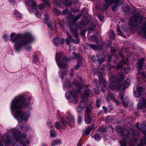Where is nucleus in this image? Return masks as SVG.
Here are the masks:
<instances>
[{
  "label": "nucleus",
  "instance_id": "obj_34",
  "mask_svg": "<svg viewBox=\"0 0 146 146\" xmlns=\"http://www.w3.org/2000/svg\"><path fill=\"white\" fill-rule=\"evenodd\" d=\"M65 6H70L72 5V3L71 1L68 0H64V3Z\"/></svg>",
  "mask_w": 146,
  "mask_h": 146
},
{
  "label": "nucleus",
  "instance_id": "obj_58",
  "mask_svg": "<svg viewBox=\"0 0 146 146\" xmlns=\"http://www.w3.org/2000/svg\"><path fill=\"white\" fill-rule=\"evenodd\" d=\"M100 100L99 99H97L96 100V106L98 107H100Z\"/></svg>",
  "mask_w": 146,
  "mask_h": 146
},
{
  "label": "nucleus",
  "instance_id": "obj_17",
  "mask_svg": "<svg viewBox=\"0 0 146 146\" xmlns=\"http://www.w3.org/2000/svg\"><path fill=\"white\" fill-rule=\"evenodd\" d=\"M118 0H106L104 5V7L105 9L108 7L110 5L113 3Z\"/></svg>",
  "mask_w": 146,
  "mask_h": 146
},
{
  "label": "nucleus",
  "instance_id": "obj_56",
  "mask_svg": "<svg viewBox=\"0 0 146 146\" xmlns=\"http://www.w3.org/2000/svg\"><path fill=\"white\" fill-rule=\"evenodd\" d=\"M93 91L95 94H98L99 93V90L98 88H94L93 89Z\"/></svg>",
  "mask_w": 146,
  "mask_h": 146
},
{
  "label": "nucleus",
  "instance_id": "obj_40",
  "mask_svg": "<svg viewBox=\"0 0 146 146\" xmlns=\"http://www.w3.org/2000/svg\"><path fill=\"white\" fill-rule=\"evenodd\" d=\"M117 33L118 35H120L121 36L125 37L124 36H123V35L121 33V30L119 29V28L117 26Z\"/></svg>",
  "mask_w": 146,
  "mask_h": 146
},
{
  "label": "nucleus",
  "instance_id": "obj_26",
  "mask_svg": "<svg viewBox=\"0 0 146 146\" xmlns=\"http://www.w3.org/2000/svg\"><path fill=\"white\" fill-rule=\"evenodd\" d=\"M62 143L60 139L56 140L54 141L51 144L52 146H55L57 144H59Z\"/></svg>",
  "mask_w": 146,
  "mask_h": 146
},
{
  "label": "nucleus",
  "instance_id": "obj_37",
  "mask_svg": "<svg viewBox=\"0 0 146 146\" xmlns=\"http://www.w3.org/2000/svg\"><path fill=\"white\" fill-rule=\"evenodd\" d=\"M50 135L51 137L54 138L56 136V132L53 130H52L50 131Z\"/></svg>",
  "mask_w": 146,
  "mask_h": 146
},
{
  "label": "nucleus",
  "instance_id": "obj_64",
  "mask_svg": "<svg viewBox=\"0 0 146 146\" xmlns=\"http://www.w3.org/2000/svg\"><path fill=\"white\" fill-rule=\"evenodd\" d=\"M3 37L5 40H7L8 39V36L7 35H3Z\"/></svg>",
  "mask_w": 146,
  "mask_h": 146
},
{
  "label": "nucleus",
  "instance_id": "obj_3",
  "mask_svg": "<svg viewBox=\"0 0 146 146\" xmlns=\"http://www.w3.org/2000/svg\"><path fill=\"white\" fill-rule=\"evenodd\" d=\"M125 94L124 92L120 91L119 94L117 96V100L115 98V96L112 93L109 92L108 93V96L112 99L113 101L117 104H120L119 100L122 102V104L123 106L127 107L128 105V102L127 100L125 98H123Z\"/></svg>",
  "mask_w": 146,
  "mask_h": 146
},
{
  "label": "nucleus",
  "instance_id": "obj_24",
  "mask_svg": "<svg viewBox=\"0 0 146 146\" xmlns=\"http://www.w3.org/2000/svg\"><path fill=\"white\" fill-rule=\"evenodd\" d=\"M76 28L77 27L76 26L74 29H71L70 30L72 33L74 35L75 37H77L78 35V33L76 29Z\"/></svg>",
  "mask_w": 146,
  "mask_h": 146
},
{
  "label": "nucleus",
  "instance_id": "obj_4",
  "mask_svg": "<svg viewBox=\"0 0 146 146\" xmlns=\"http://www.w3.org/2000/svg\"><path fill=\"white\" fill-rule=\"evenodd\" d=\"M63 54L62 52H60L56 53V56L57 64L58 67L61 68H66L67 65L66 62L72 60L70 58L69 59L67 57L64 56L63 57L62 61H60V59L63 56Z\"/></svg>",
  "mask_w": 146,
  "mask_h": 146
},
{
  "label": "nucleus",
  "instance_id": "obj_2",
  "mask_svg": "<svg viewBox=\"0 0 146 146\" xmlns=\"http://www.w3.org/2000/svg\"><path fill=\"white\" fill-rule=\"evenodd\" d=\"M10 37V40L12 42H15L14 48L17 51L19 50L22 46L29 44L33 39L31 35L29 33H25L21 38H20L19 35H17L14 33H12L11 34Z\"/></svg>",
  "mask_w": 146,
  "mask_h": 146
},
{
  "label": "nucleus",
  "instance_id": "obj_43",
  "mask_svg": "<svg viewBox=\"0 0 146 146\" xmlns=\"http://www.w3.org/2000/svg\"><path fill=\"white\" fill-rule=\"evenodd\" d=\"M94 137L96 140H99L100 139V135L99 134L96 133L94 135Z\"/></svg>",
  "mask_w": 146,
  "mask_h": 146
},
{
  "label": "nucleus",
  "instance_id": "obj_52",
  "mask_svg": "<svg viewBox=\"0 0 146 146\" xmlns=\"http://www.w3.org/2000/svg\"><path fill=\"white\" fill-rule=\"evenodd\" d=\"M98 56H94L92 58V60L94 62H97L98 59Z\"/></svg>",
  "mask_w": 146,
  "mask_h": 146
},
{
  "label": "nucleus",
  "instance_id": "obj_53",
  "mask_svg": "<svg viewBox=\"0 0 146 146\" xmlns=\"http://www.w3.org/2000/svg\"><path fill=\"white\" fill-rule=\"evenodd\" d=\"M35 15L38 18H40L41 17L42 15L39 12L36 11L35 13Z\"/></svg>",
  "mask_w": 146,
  "mask_h": 146
},
{
  "label": "nucleus",
  "instance_id": "obj_51",
  "mask_svg": "<svg viewBox=\"0 0 146 146\" xmlns=\"http://www.w3.org/2000/svg\"><path fill=\"white\" fill-rule=\"evenodd\" d=\"M137 139H136L134 138H131L129 141L130 143H135Z\"/></svg>",
  "mask_w": 146,
  "mask_h": 146
},
{
  "label": "nucleus",
  "instance_id": "obj_48",
  "mask_svg": "<svg viewBox=\"0 0 146 146\" xmlns=\"http://www.w3.org/2000/svg\"><path fill=\"white\" fill-rule=\"evenodd\" d=\"M54 126L55 127L58 129H60V123L58 122H56L55 125H54Z\"/></svg>",
  "mask_w": 146,
  "mask_h": 146
},
{
  "label": "nucleus",
  "instance_id": "obj_12",
  "mask_svg": "<svg viewBox=\"0 0 146 146\" xmlns=\"http://www.w3.org/2000/svg\"><path fill=\"white\" fill-rule=\"evenodd\" d=\"M144 62V59H141L139 60L138 62L137 67L138 68V71L139 73H141V76L143 78H145V75L144 73L141 72H140L141 70L142 69V66Z\"/></svg>",
  "mask_w": 146,
  "mask_h": 146
},
{
  "label": "nucleus",
  "instance_id": "obj_63",
  "mask_svg": "<svg viewBox=\"0 0 146 146\" xmlns=\"http://www.w3.org/2000/svg\"><path fill=\"white\" fill-rule=\"evenodd\" d=\"M82 60L80 58H78V60H77V63L78 64H80V65H81L82 64Z\"/></svg>",
  "mask_w": 146,
  "mask_h": 146
},
{
  "label": "nucleus",
  "instance_id": "obj_60",
  "mask_svg": "<svg viewBox=\"0 0 146 146\" xmlns=\"http://www.w3.org/2000/svg\"><path fill=\"white\" fill-rule=\"evenodd\" d=\"M53 11L57 14H59L61 12L60 11H59L58 9H54Z\"/></svg>",
  "mask_w": 146,
  "mask_h": 146
},
{
  "label": "nucleus",
  "instance_id": "obj_39",
  "mask_svg": "<svg viewBox=\"0 0 146 146\" xmlns=\"http://www.w3.org/2000/svg\"><path fill=\"white\" fill-rule=\"evenodd\" d=\"M110 37L111 38L113 39L115 38V34L113 32V30H111L110 31Z\"/></svg>",
  "mask_w": 146,
  "mask_h": 146
},
{
  "label": "nucleus",
  "instance_id": "obj_30",
  "mask_svg": "<svg viewBox=\"0 0 146 146\" xmlns=\"http://www.w3.org/2000/svg\"><path fill=\"white\" fill-rule=\"evenodd\" d=\"M89 39L90 40L92 41L97 42L98 41V39L96 36L94 35L91 36L90 37Z\"/></svg>",
  "mask_w": 146,
  "mask_h": 146
},
{
  "label": "nucleus",
  "instance_id": "obj_21",
  "mask_svg": "<svg viewBox=\"0 0 146 146\" xmlns=\"http://www.w3.org/2000/svg\"><path fill=\"white\" fill-rule=\"evenodd\" d=\"M68 72L66 70L63 71L62 70H60L59 72V74L61 78L63 80L64 76L66 75Z\"/></svg>",
  "mask_w": 146,
  "mask_h": 146
},
{
  "label": "nucleus",
  "instance_id": "obj_6",
  "mask_svg": "<svg viewBox=\"0 0 146 146\" xmlns=\"http://www.w3.org/2000/svg\"><path fill=\"white\" fill-rule=\"evenodd\" d=\"M91 110L92 107L90 106L87 107L85 109L84 120L87 124H90L91 122L92 119L89 115L91 112Z\"/></svg>",
  "mask_w": 146,
  "mask_h": 146
},
{
  "label": "nucleus",
  "instance_id": "obj_23",
  "mask_svg": "<svg viewBox=\"0 0 146 146\" xmlns=\"http://www.w3.org/2000/svg\"><path fill=\"white\" fill-rule=\"evenodd\" d=\"M94 127V125H92L88 126L85 130V132L86 135H88L91 131L93 129Z\"/></svg>",
  "mask_w": 146,
  "mask_h": 146
},
{
  "label": "nucleus",
  "instance_id": "obj_45",
  "mask_svg": "<svg viewBox=\"0 0 146 146\" xmlns=\"http://www.w3.org/2000/svg\"><path fill=\"white\" fill-rule=\"evenodd\" d=\"M119 6V5H117L116 3L113 6L112 8V10L113 11H115L117 9Z\"/></svg>",
  "mask_w": 146,
  "mask_h": 146
},
{
  "label": "nucleus",
  "instance_id": "obj_11",
  "mask_svg": "<svg viewBox=\"0 0 146 146\" xmlns=\"http://www.w3.org/2000/svg\"><path fill=\"white\" fill-rule=\"evenodd\" d=\"M8 132L6 133L3 138V143L5 145H9L11 142V137L9 133Z\"/></svg>",
  "mask_w": 146,
  "mask_h": 146
},
{
  "label": "nucleus",
  "instance_id": "obj_35",
  "mask_svg": "<svg viewBox=\"0 0 146 146\" xmlns=\"http://www.w3.org/2000/svg\"><path fill=\"white\" fill-rule=\"evenodd\" d=\"M130 83V80L129 79H127L125 80L123 86L125 87H127L129 86Z\"/></svg>",
  "mask_w": 146,
  "mask_h": 146
},
{
  "label": "nucleus",
  "instance_id": "obj_5",
  "mask_svg": "<svg viewBox=\"0 0 146 146\" xmlns=\"http://www.w3.org/2000/svg\"><path fill=\"white\" fill-rule=\"evenodd\" d=\"M78 93V92L76 93L68 91L66 93V97L70 102L75 104L78 101V97L77 96Z\"/></svg>",
  "mask_w": 146,
  "mask_h": 146
},
{
  "label": "nucleus",
  "instance_id": "obj_13",
  "mask_svg": "<svg viewBox=\"0 0 146 146\" xmlns=\"http://www.w3.org/2000/svg\"><path fill=\"white\" fill-rule=\"evenodd\" d=\"M143 88L142 87L137 86L135 90H134V96L137 97H139L142 93Z\"/></svg>",
  "mask_w": 146,
  "mask_h": 146
},
{
  "label": "nucleus",
  "instance_id": "obj_22",
  "mask_svg": "<svg viewBox=\"0 0 146 146\" xmlns=\"http://www.w3.org/2000/svg\"><path fill=\"white\" fill-rule=\"evenodd\" d=\"M89 46L92 49L94 50H100L102 49V46L99 45H94L93 44L89 45Z\"/></svg>",
  "mask_w": 146,
  "mask_h": 146
},
{
  "label": "nucleus",
  "instance_id": "obj_32",
  "mask_svg": "<svg viewBox=\"0 0 146 146\" xmlns=\"http://www.w3.org/2000/svg\"><path fill=\"white\" fill-rule=\"evenodd\" d=\"M89 85L87 84H84L83 86L78 85H77L78 87V93H79L80 92V90L83 87H85L86 88Z\"/></svg>",
  "mask_w": 146,
  "mask_h": 146
},
{
  "label": "nucleus",
  "instance_id": "obj_47",
  "mask_svg": "<svg viewBox=\"0 0 146 146\" xmlns=\"http://www.w3.org/2000/svg\"><path fill=\"white\" fill-rule=\"evenodd\" d=\"M62 123L65 126L66 125L68 124V122L67 121L63 118L62 119Z\"/></svg>",
  "mask_w": 146,
  "mask_h": 146
},
{
  "label": "nucleus",
  "instance_id": "obj_27",
  "mask_svg": "<svg viewBox=\"0 0 146 146\" xmlns=\"http://www.w3.org/2000/svg\"><path fill=\"white\" fill-rule=\"evenodd\" d=\"M14 14L15 15V17L17 19L21 18L22 16L21 14L17 10H15L14 11Z\"/></svg>",
  "mask_w": 146,
  "mask_h": 146
},
{
  "label": "nucleus",
  "instance_id": "obj_50",
  "mask_svg": "<svg viewBox=\"0 0 146 146\" xmlns=\"http://www.w3.org/2000/svg\"><path fill=\"white\" fill-rule=\"evenodd\" d=\"M72 54L74 55L75 57L78 59L80 58V55L79 54L76 53L75 52H72Z\"/></svg>",
  "mask_w": 146,
  "mask_h": 146
},
{
  "label": "nucleus",
  "instance_id": "obj_59",
  "mask_svg": "<svg viewBox=\"0 0 146 146\" xmlns=\"http://www.w3.org/2000/svg\"><path fill=\"white\" fill-rule=\"evenodd\" d=\"M98 80H97L94 79L93 80V84L95 86H97L98 85Z\"/></svg>",
  "mask_w": 146,
  "mask_h": 146
},
{
  "label": "nucleus",
  "instance_id": "obj_33",
  "mask_svg": "<svg viewBox=\"0 0 146 146\" xmlns=\"http://www.w3.org/2000/svg\"><path fill=\"white\" fill-rule=\"evenodd\" d=\"M90 94V91L88 89H86L84 92V95L86 97L89 96Z\"/></svg>",
  "mask_w": 146,
  "mask_h": 146
},
{
  "label": "nucleus",
  "instance_id": "obj_61",
  "mask_svg": "<svg viewBox=\"0 0 146 146\" xmlns=\"http://www.w3.org/2000/svg\"><path fill=\"white\" fill-rule=\"evenodd\" d=\"M68 12L67 9H66L62 11L61 14L63 15H64L66 13H68Z\"/></svg>",
  "mask_w": 146,
  "mask_h": 146
},
{
  "label": "nucleus",
  "instance_id": "obj_31",
  "mask_svg": "<svg viewBox=\"0 0 146 146\" xmlns=\"http://www.w3.org/2000/svg\"><path fill=\"white\" fill-rule=\"evenodd\" d=\"M68 38H66V44L67 45H70V43L71 42H72V38L71 36L68 34Z\"/></svg>",
  "mask_w": 146,
  "mask_h": 146
},
{
  "label": "nucleus",
  "instance_id": "obj_44",
  "mask_svg": "<svg viewBox=\"0 0 146 146\" xmlns=\"http://www.w3.org/2000/svg\"><path fill=\"white\" fill-rule=\"evenodd\" d=\"M139 123H137L136 125V126L139 129H142L143 128V127H144L145 126V124L144 123H142L141 124V127H139Z\"/></svg>",
  "mask_w": 146,
  "mask_h": 146
},
{
  "label": "nucleus",
  "instance_id": "obj_28",
  "mask_svg": "<svg viewBox=\"0 0 146 146\" xmlns=\"http://www.w3.org/2000/svg\"><path fill=\"white\" fill-rule=\"evenodd\" d=\"M68 121L70 124H73L75 122L73 117L72 116H70L68 117Z\"/></svg>",
  "mask_w": 146,
  "mask_h": 146
},
{
  "label": "nucleus",
  "instance_id": "obj_29",
  "mask_svg": "<svg viewBox=\"0 0 146 146\" xmlns=\"http://www.w3.org/2000/svg\"><path fill=\"white\" fill-rule=\"evenodd\" d=\"M62 0H54L53 3H55L56 6L58 7H60L62 3Z\"/></svg>",
  "mask_w": 146,
  "mask_h": 146
},
{
  "label": "nucleus",
  "instance_id": "obj_8",
  "mask_svg": "<svg viewBox=\"0 0 146 146\" xmlns=\"http://www.w3.org/2000/svg\"><path fill=\"white\" fill-rule=\"evenodd\" d=\"M25 3L28 6V9L29 11H32L35 10L36 7V4L33 0H25Z\"/></svg>",
  "mask_w": 146,
  "mask_h": 146
},
{
  "label": "nucleus",
  "instance_id": "obj_25",
  "mask_svg": "<svg viewBox=\"0 0 146 146\" xmlns=\"http://www.w3.org/2000/svg\"><path fill=\"white\" fill-rule=\"evenodd\" d=\"M109 86L110 88L112 90H115L116 87L115 83L113 82H110Z\"/></svg>",
  "mask_w": 146,
  "mask_h": 146
},
{
  "label": "nucleus",
  "instance_id": "obj_19",
  "mask_svg": "<svg viewBox=\"0 0 146 146\" xmlns=\"http://www.w3.org/2000/svg\"><path fill=\"white\" fill-rule=\"evenodd\" d=\"M49 18L47 14L44 15V20L46 21V23L48 27L51 29H52V25L51 21H49Z\"/></svg>",
  "mask_w": 146,
  "mask_h": 146
},
{
  "label": "nucleus",
  "instance_id": "obj_54",
  "mask_svg": "<svg viewBox=\"0 0 146 146\" xmlns=\"http://www.w3.org/2000/svg\"><path fill=\"white\" fill-rule=\"evenodd\" d=\"M72 42L77 44L79 43V40L77 39L74 40L72 38Z\"/></svg>",
  "mask_w": 146,
  "mask_h": 146
},
{
  "label": "nucleus",
  "instance_id": "obj_41",
  "mask_svg": "<svg viewBox=\"0 0 146 146\" xmlns=\"http://www.w3.org/2000/svg\"><path fill=\"white\" fill-rule=\"evenodd\" d=\"M142 32L145 34V35L146 33V23H144V26L142 27L141 28Z\"/></svg>",
  "mask_w": 146,
  "mask_h": 146
},
{
  "label": "nucleus",
  "instance_id": "obj_36",
  "mask_svg": "<svg viewBox=\"0 0 146 146\" xmlns=\"http://www.w3.org/2000/svg\"><path fill=\"white\" fill-rule=\"evenodd\" d=\"M111 128L112 127L110 126H108L105 127V128H102L100 129V131L102 132H105L108 130L107 129H110V128Z\"/></svg>",
  "mask_w": 146,
  "mask_h": 146
},
{
  "label": "nucleus",
  "instance_id": "obj_1",
  "mask_svg": "<svg viewBox=\"0 0 146 146\" xmlns=\"http://www.w3.org/2000/svg\"><path fill=\"white\" fill-rule=\"evenodd\" d=\"M30 97H28L25 95H20L15 97L12 101L10 107L11 110H15L13 114L14 117L17 120L22 121H27L30 115V112L27 111L26 113L21 110L23 107H25L30 103Z\"/></svg>",
  "mask_w": 146,
  "mask_h": 146
},
{
  "label": "nucleus",
  "instance_id": "obj_20",
  "mask_svg": "<svg viewBox=\"0 0 146 146\" xmlns=\"http://www.w3.org/2000/svg\"><path fill=\"white\" fill-rule=\"evenodd\" d=\"M69 79H67L66 80L64 85V88L66 90H68L71 86V84Z\"/></svg>",
  "mask_w": 146,
  "mask_h": 146
},
{
  "label": "nucleus",
  "instance_id": "obj_46",
  "mask_svg": "<svg viewBox=\"0 0 146 146\" xmlns=\"http://www.w3.org/2000/svg\"><path fill=\"white\" fill-rule=\"evenodd\" d=\"M12 133H13L12 136L16 140L15 142H17L19 140V139L16 137V134L15 132L14 131H12Z\"/></svg>",
  "mask_w": 146,
  "mask_h": 146
},
{
  "label": "nucleus",
  "instance_id": "obj_42",
  "mask_svg": "<svg viewBox=\"0 0 146 146\" xmlns=\"http://www.w3.org/2000/svg\"><path fill=\"white\" fill-rule=\"evenodd\" d=\"M23 131L24 132H25L28 130L29 129V127L28 125H25L23 127Z\"/></svg>",
  "mask_w": 146,
  "mask_h": 146
},
{
  "label": "nucleus",
  "instance_id": "obj_9",
  "mask_svg": "<svg viewBox=\"0 0 146 146\" xmlns=\"http://www.w3.org/2000/svg\"><path fill=\"white\" fill-rule=\"evenodd\" d=\"M81 98H82L83 99L79 102V104L76 107L77 111L79 113L82 111L86 106L85 102L84 100V97L82 96H81Z\"/></svg>",
  "mask_w": 146,
  "mask_h": 146
},
{
  "label": "nucleus",
  "instance_id": "obj_10",
  "mask_svg": "<svg viewBox=\"0 0 146 146\" xmlns=\"http://www.w3.org/2000/svg\"><path fill=\"white\" fill-rule=\"evenodd\" d=\"M129 133V132L128 131H126L124 133H122V139H124V141L122 140L119 142L121 146H127L126 141L129 139L128 135Z\"/></svg>",
  "mask_w": 146,
  "mask_h": 146
},
{
  "label": "nucleus",
  "instance_id": "obj_62",
  "mask_svg": "<svg viewBox=\"0 0 146 146\" xmlns=\"http://www.w3.org/2000/svg\"><path fill=\"white\" fill-rule=\"evenodd\" d=\"M82 117L81 116H79L78 117V122L79 123H81V121H82Z\"/></svg>",
  "mask_w": 146,
  "mask_h": 146
},
{
  "label": "nucleus",
  "instance_id": "obj_49",
  "mask_svg": "<svg viewBox=\"0 0 146 146\" xmlns=\"http://www.w3.org/2000/svg\"><path fill=\"white\" fill-rule=\"evenodd\" d=\"M42 1L46 5L48 6L50 5V1L49 0H42Z\"/></svg>",
  "mask_w": 146,
  "mask_h": 146
},
{
  "label": "nucleus",
  "instance_id": "obj_55",
  "mask_svg": "<svg viewBox=\"0 0 146 146\" xmlns=\"http://www.w3.org/2000/svg\"><path fill=\"white\" fill-rule=\"evenodd\" d=\"M97 60V62L100 64L103 62L104 61V59L102 58L100 59L98 58Z\"/></svg>",
  "mask_w": 146,
  "mask_h": 146
},
{
  "label": "nucleus",
  "instance_id": "obj_57",
  "mask_svg": "<svg viewBox=\"0 0 146 146\" xmlns=\"http://www.w3.org/2000/svg\"><path fill=\"white\" fill-rule=\"evenodd\" d=\"M39 8L40 10H42L45 7V6L43 4H41L39 6Z\"/></svg>",
  "mask_w": 146,
  "mask_h": 146
},
{
  "label": "nucleus",
  "instance_id": "obj_16",
  "mask_svg": "<svg viewBox=\"0 0 146 146\" xmlns=\"http://www.w3.org/2000/svg\"><path fill=\"white\" fill-rule=\"evenodd\" d=\"M81 16V14L78 15L76 17L73 16L71 14L68 13V17L69 18L72 20L73 23H75L79 19H80Z\"/></svg>",
  "mask_w": 146,
  "mask_h": 146
},
{
  "label": "nucleus",
  "instance_id": "obj_38",
  "mask_svg": "<svg viewBox=\"0 0 146 146\" xmlns=\"http://www.w3.org/2000/svg\"><path fill=\"white\" fill-rule=\"evenodd\" d=\"M146 144V139L144 138L143 139H141L140 143L138 146H142L143 144Z\"/></svg>",
  "mask_w": 146,
  "mask_h": 146
},
{
  "label": "nucleus",
  "instance_id": "obj_7",
  "mask_svg": "<svg viewBox=\"0 0 146 146\" xmlns=\"http://www.w3.org/2000/svg\"><path fill=\"white\" fill-rule=\"evenodd\" d=\"M138 18V15H135L131 18L128 24L131 28L133 29L136 26Z\"/></svg>",
  "mask_w": 146,
  "mask_h": 146
},
{
  "label": "nucleus",
  "instance_id": "obj_15",
  "mask_svg": "<svg viewBox=\"0 0 146 146\" xmlns=\"http://www.w3.org/2000/svg\"><path fill=\"white\" fill-rule=\"evenodd\" d=\"M146 104V99L144 98H141L140 99L138 104V107L139 109L145 108Z\"/></svg>",
  "mask_w": 146,
  "mask_h": 146
},
{
  "label": "nucleus",
  "instance_id": "obj_18",
  "mask_svg": "<svg viewBox=\"0 0 146 146\" xmlns=\"http://www.w3.org/2000/svg\"><path fill=\"white\" fill-rule=\"evenodd\" d=\"M99 78L100 84H102V87L104 88L107 85V83L106 80L101 76L99 77Z\"/></svg>",
  "mask_w": 146,
  "mask_h": 146
},
{
  "label": "nucleus",
  "instance_id": "obj_14",
  "mask_svg": "<svg viewBox=\"0 0 146 146\" xmlns=\"http://www.w3.org/2000/svg\"><path fill=\"white\" fill-rule=\"evenodd\" d=\"M65 41L64 39L63 38H56L54 39L53 41L56 46H58L61 44H63Z\"/></svg>",
  "mask_w": 146,
  "mask_h": 146
}]
</instances>
